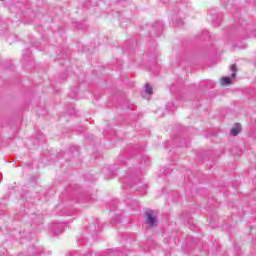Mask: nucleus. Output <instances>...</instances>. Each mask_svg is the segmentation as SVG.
<instances>
[{
	"mask_svg": "<svg viewBox=\"0 0 256 256\" xmlns=\"http://www.w3.org/2000/svg\"><path fill=\"white\" fill-rule=\"evenodd\" d=\"M145 91H146L147 95H153V87H151V85L146 84Z\"/></svg>",
	"mask_w": 256,
	"mask_h": 256,
	"instance_id": "obj_5",
	"label": "nucleus"
},
{
	"mask_svg": "<svg viewBox=\"0 0 256 256\" xmlns=\"http://www.w3.org/2000/svg\"><path fill=\"white\" fill-rule=\"evenodd\" d=\"M221 85H223V86L231 85V78H229V77H222L221 78Z\"/></svg>",
	"mask_w": 256,
	"mask_h": 256,
	"instance_id": "obj_4",
	"label": "nucleus"
},
{
	"mask_svg": "<svg viewBox=\"0 0 256 256\" xmlns=\"http://www.w3.org/2000/svg\"><path fill=\"white\" fill-rule=\"evenodd\" d=\"M230 69L232 71L231 78L235 79V77H237V65H235V64L231 65Z\"/></svg>",
	"mask_w": 256,
	"mask_h": 256,
	"instance_id": "obj_3",
	"label": "nucleus"
},
{
	"mask_svg": "<svg viewBox=\"0 0 256 256\" xmlns=\"http://www.w3.org/2000/svg\"><path fill=\"white\" fill-rule=\"evenodd\" d=\"M240 131H241V127L238 126V124H237L234 128L231 129L230 135H233V137H235V136L239 135Z\"/></svg>",
	"mask_w": 256,
	"mask_h": 256,
	"instance_id": "obj_2",
	"label": "nucleus"
},
{
	"mask_svg": "<svg viewBox=\"0 0 256 256\" xmlns=\"http://www.w3.org/2000/svg\"><path fill=\"white\" fill-rule=\"evenodd\" d=\"M146 224L150 225V227H155L157 225V214L155 211L148 210L145 212Z\"/></svg>",
	"mask_w": 256,
	"mask_h": 256,
	"instance_id": "obj_1",
	"label": "nucleus"
}]
</instances>
